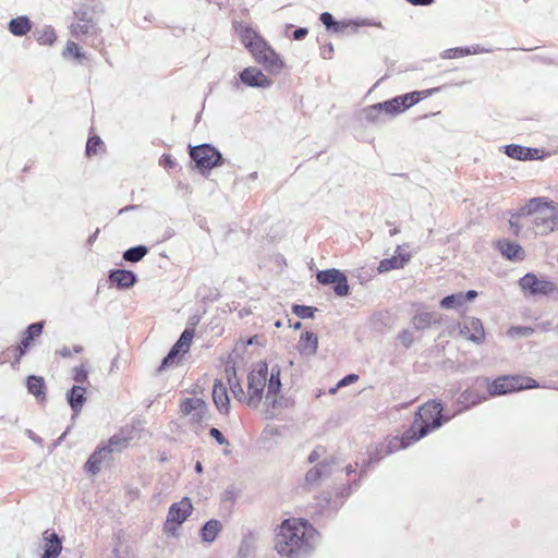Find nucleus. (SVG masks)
Listing matches in <instances>:
<instances>
[{
  "label": "nucleus",
  "mask_w": 558,
  "mask_h": 558,
  "mask_svg": "<svg viewBox=\"0 0 558 558\" xmlns=\"http://www.w3.org/2000/svg\"><path fill=\"white\" fill-rule=\"evenodd\" d=\"M206 412H207V409L201 410V407H198V409L191 414L192 421L194 423L201 424L205 420Z\"/></svg>",
  "instance_id": "64"
},
{
  "label": "nucleus",
  "mask_w": 558,
  "mask_h": 558,
  "mask_svg": "<svg viewBox=\"0 0 558 558\" xmlns=\"http://www.w3.org/2000/svg\"><path fill=\"white\" fill-rule=\"evenodd\" d=\"M315 277L319 284L330 286L336 296L345 298L351 293L347 275L338 268L318 270Z\"/></svg>",
  "instance_id": "11"
},
{
  "label": "nucleus",
  "mask_w": 558,
  "mask_h": 558,
  "mask_svg": "<svg viewBox=\"0 0 558 558\" xmlns=\"http://www.w3.org/2000/svg\"><path fill=\"white\" fill-rule=\"evenodd\" d=\"M534 332V329L529 326H512L509 329V335L514 337H529Z\"/></svg>",
  "instance_id": "56"
},
{
  "label": "nucleus",
  "mask_w": 558,
  "mask_h": 558,
  "mask_svg": "<svg viewBox=\"0 0 558 558\" xmlns=\"http://www.w3.org/2000/svg\"><path fill=\"white\" fill-rule=\"evenodd\" d=\"M452 417L453 415L445 413V403L440 399H430L417 408L413 422L403 434L409 442L414 445L442 427Z\"/></svg>",
  "instance_id": "3"
},
{
  "label": "nucleus",
  "mask_w": 558,
  "mask_h": 558,
  "mask_svg": "<svg viewBox=\"0 0 558 558\" xmlns=\"http://www.w3.org/2000/svg\"><path fill=\"white\" fill-rule=\"evenodd\" d=\"M296 349L301 355L313 356L318 350V337L314 331L305 330L301 333Z\"/></svg>",
  "instance_id": "31"
},
{
  "label": "nucleus",
  "mask_w": 558,
  "mask_h": 558,
  "mask_svg": "<svg viewBox=\"0 0 558 558\" xmlns=\"http://www.w3.org/2000/svg\"><path fill=\"white\" fill-rule=\"evenodd\" d=\"M46 322L38 320L29 324L21 333L20 342L13 347L14 361L12 365L20 364L21 360L31 351L37 338H39L45 328Z\"/></svg>",
  "instance_id": "12"
},
{
  "label": "nucleus",
  "mask_w": 558,
  "mask_h": 558,
  "mask_svg": "<svg viewBox=\"0 0 558 558\" xmlns=\"http://www.w3.org/2000/svg\"><path fill=\"white\" fill-rule=\"evenodd\" d=\"M128 438L119 434L112 435L107 441L100 442L90 453L84 464V471L88 474L96 475L100 472L101 463L106 458L117 449L126 447Z\"/></svg>",
  "instance_id": "8"
},
{
  "label": "nucleus",
  "mask_w": 558,
  "mask_h": 558,
  "mask_svg": "<svg viewBox=\"0 0 558 558\" xmlns=\"http://www.w3.org/2000/svg\"><path fill=\"white\" fill-rule=\"evenodd\" d=\"M401 113L403 112L395 96L363 108L359 113V120L364 126H381Z\"/></svg>",
  "instance_id": "6"
},
{
  "label": "nucleus",
  "mask_w": 558,
  "mask_h": 558,
  "mask_svg": "<svg viewBox=\"0 0 558 558\" xmlns=\"http://www.w3.org/2000/svg\"><path fill=\"white\" fill-rule=\"evenodd\" d=\"M32 29V21L27 15H19L8 23V31L16 37H23Z\"/></svg>",
  "instance_id": "34"
},
{
  "label": "nucleus",
  "mask_w": 558,
  "mask_h": 558,
  "mask_svg": "<svg viewBox=\"0 0 558 558\" xmlns=\"http://www.w3.org/2000/svg\"><path fill=\"white\" fill-rule=\"evenodd\" d=\"M25 386L27 392L36 399L38 403H45L47 401V385L43 376L28 375L25 379Z\"/></svg>",
  "instance_id": "30"
},
{
  "label": "nucleus",
  "mask_w": 558,
  "mask_h": 558,
  "mask_svg": "<svg viewBox=\"0 0 558 558\" xmlns=\"http://www.w3.org/2000/svg\"><path fill=\"white\" fill-rule=\"evenodd\" d=\"M317 534L305 518L284 519L276 529L275 549L288 558H308L315 550L312 541Z\"/></svg>",
  "instance_id": "1"
},
{
  "label": "nucleus",
  "mask_w": 558,
  "mask_h": 558,
  "mask_svg": "<svg viewBox=\"0 0 558 558\" xmlns=\"http://www.w3.org/2000/svg\"><path fill=\"white\" fill-rule=\"evenodd\" d=\"M515 377L518 379V383H517L518 391L542 387L541 384L532 377H527V376H523V375H515Z\"/></svg>",
  "instance_id": "46"
},
{
  "label": "nucleus",
  "mask_w": 558,
  "mask_h": 558,
  "mask_svg": "<svg viewBox=\"0 0 558 558\" xmlns=\"http://www.w3.org/2000/svg\"><path fill=\"white\" fill-rule=\"evenodd\" d=\"M359 380V375L354 374V373H350V374H347L345 376H343L340 380H338V387H345V386H349L351 384H354L355 381Z\"/></svg>",
  "instance_id": "61"
},
{
  "label": "nucleus",
  "mask_w": 558,
  "mask_h": 558,
  "mask_svg": "<svg viewBox=\"0 0 558 558\" xmlns=\"http://www.w3.org/2000/svg\"><path fill=\"white\" fill-rule=\"evenodd\" d=\"M225 373L228 384L234 379H239L236 376L235 361L230 356L225 364Z\"/></svg>",
  "instance_id": "54"
},
{
  "label": "nucleus",
  "mask_w": 558,
  "mask_h": 558,
  "mask_svg": "<svg viewBox=\"0 0 558 558\" xmlns=\"http://www.w3.org/2000/svg\"><path fill=\"white\" fill-rule=\"evenodd\" d=\"M333 45L329 41L323 45L320 48V56L324 59H331L333 54Z\"/></svg>",
  "instance_id": "63"
},
{
  "label": "nucleus",
  "mask_w": 558,
  "mask_h": 558,
  "mask_svg": "<svg viewBox=\"0 0 558 558\" xmlns=\"http://www.w3.org/2000/svg\"><path fill=\"white\" fill-rule=\"evenodd\" d=\"M268 376V363L266 361L257 362L247 375V397L246 404L251 408H257L263 399L264 390Z\"/></svg>",
  "instance_id": "9"
},
{
  "label": "nucleus",
  "mask_w": 558,
  "mask_h": 558,
  "mask_svg": "<svg viewBox=\"0 0 558 558\" xmlns=\"http://www.w3.org/2000/svg\"><path fill=\"white\" fill-rule=\"evenodd\" d=\"M87 390L82 385H73L65 393V400L72 411V420H75L82 412L87 401Z\"/></svg>",
  "instance_id": "23"
},
{
  "label": "nucleus",
  "mask_w": 558,
  "mask_h": 558,
  "mask_svg": "<svg viewBox=\"0 0 558 558\" xmlns=\"http://www.w3.org/2000/svg\"><path fill=\"white\" fill-rule=\"evenodd\" d=\"M558 203L545 196L532 197L527 203L517 210V216L543 215L548 210H553Z\"/></svg>",
  "instance_id": "18"
},
{
  "label": "nucleus",
  "mask_w": 558,
  "mask_h": 558,
  "mask_svg": "<svg viewBox=\"0 0 558 558\" xmlns=\"http://www.w3.org/2000/svg\"><path fill=\"white\" fill-rule=\"evenodd\" d=\"M43 541L44 545L40 558H58L61 555L63 537L54 530L48 529L44 531Z\"/></svg>",
  "instance_id": "21"
},
{
  "label": "nucleus",
  "mask_w": 558,
  "mask_h": 558,
  "mask_svg": "<svg viewBox=\"0 0 558 558\" xmlns=\"http://www.w3.org/2000/svg\"><path fill=\"white\" fill-rule=\"evenodd\" d=\"M105 146L102 140L98 135H90L87 138L85 146V155L87 157H92L97 155L98 149Z\"/></svg>",
  "instance_id": "44"
},
{
  "label": "nucleus",
  "mask_w": 558,
  "mask_h": 558,
  "mask_svg": "<svg viewBox=\"0 0 558 558\" xmlns=\"http://www.w3.org/2000/svg\"><path fill=\"white\" fill-rule=\"evenodd\" d=\"M74 15L75 19L81 22V24H96L94 21V12L87 7L80 8L74 12Z\"/></svg>",
  "instance_id": "49"
},
{
  "label": "nucleus",
  "mask_w": 558,
  "mask_h": 558,
  "mask_svg": "<svg viewBox=\"0 0 558 558\" xmlns=\"http://www.w3.org/2000/svg\"><path fill=\"white\" fill-rule=\"evenodd\" d=\"M466 56H470V48L468 46L449 48L440 54L442 59H458Z\"/></svg>",
  "instance_id": "45"
},
{
  "label": "nucleus",
  "mask_w": 558,
  "mask_h": 558,
  "mask_svg": "<svg viewBox=\"0 0 558 558\" xmlns=\"http://www.w3.org/2000/svg\"><path fill=\"white\" fill-rule=\"evenodd\" d=\"M211 397L218 412L220 414L228 415L230 412V398L227 387L221 379H215Z\"/></svg>",
  "instance_id": "28"
},
{
  "label": "nucleus",
  "mask_w": 558,
  "mask_h": 558,
  "mask_svg": "<svg viewBox=\"0 0 558 558\" xmlns=\"http://www.w3.org/2000/svg\"><path fill=\"white\" fill-rule=\"evenodd\" d=\"M266 403V415L269 418H272L275 413L274 411L277 409H288L292 407L293 401L281 395V392L278 396H272L269 400L265 401Z\"/></svg>",
  "instance_id": "35"
},
{
  "label": "nucleus",
  "mask_w": 558,
  "mask_h": 558,
  "mask_svg": "<svg viewBox=\"0 0 558 558\" xmlns=\"http://www.w3.org/2000/svg\"><path fill=\"white\" fill-rule=\"evenodd\" d=\"M201 407L207 409V403L202 398H184L180 403V410L184 415H191Z\"/></svg>",
  "instance_id": "40"
},
{
  "label": "nucleus",
  "mask_w": 558,
  "mask_h": 558,
  "mask_svg": "<svg viewBox=\"0 0 558 558\" xmlns=\"http://www.w3.org/2000/svg\"><path fill=\"white\" fill-rule=\"evenodd\" d=\"M444 322L442 314L438 312H415L411 318L412 327L420 331L426 330L434 326L441 325Z\"/></svg>",
  "instance_id": "25"
},
{
  "label": "nucleus",
  "mask_w": 558,
  "mask_h": 558,
  "mask_svg": "<svg viewBox=\"0 0 558 558\" xmlns=\"http://www.w3.org/2000/svg\"><path fill=\"white\" fill-rule=\"evenodd\" d=\"M197 295L202 298L204 303H211L219 300L220 292L217 288L202 286L197 290Z\"/></svg>",
  "instance_id": "43"
},
{
  "label": "nucleus",
  "mask_w": 558,
  "mask_h": 558,
  "mask_svg": "<svg viewBox=\"0 0 558 558\" xmlns=\"http://www.w3.org/2000/svg\"><path fill=\"white\" fill-rule=\"evenodd\" d=\"M255 546L252 533L246 534L240 544L236 558H252L254 555Z\"/></svg>",
  "instance_id": "41"
},
{
  "label": "nucleus",
  "mask_w": 558,
  "mask_h": 558,
  "mask_svg": "<svg viewBox=\"0 0 558 558\" xmlns=\"http://www.w3.org/2000/svg\"><path fill=\"white\" fill-rule=\"evenodd\" d=\"M108 281L118 290L123 291L133 288L137 283L138 277L133 270L113 268L108 271Z\"/></svg>",
  "instance_id": "19"
},
{
  "label": "nucleus",
  "mask_w": 558,
  "mask_h": 558,
  "mask_svg": "<svg viewBox=\"0 0 558 558\" xmlns=\"http://www.w3.org/2000/svg\"><path fill=\"white\" fill-rule=\"evenodd\" d=\"M410 258V253L404 252L401 246H397L391 257L384 258L379 262L377 270L379 274H384L390 270L401 269L407 265Z\"/></svg>",
  "instance_id": "27"
},
{
  "label": "nucleus",
  "mask_w": 558,
  "mask_h": 558,
  "mask_svg": "<svg viewBox=\"0 0 558 558\" xmlns=\"http://www.w3.org/2000/svg\"><path fill=\"white\" fill-rule=\"evenodd\" d=\"M317 307L305 304H292L291 312L301 319H313Z\"/></svg>",
  "instance_id": "42"
},
{
  "label": "nucleus",
  "mask_w": 558,
  "mask_h": 558,
  "mask_svg": "<svg viewBox=\"0 0 558 558\" xmlns=\"http://www.w3.org/2000/svg\"><path fill=\"white\" fill-rule=\"evenodd\" d=\"M501 149L506 156L519 161L544 160L550 156V153L544 148L529 147L513 143L504 145Z\"/></svg>",
  "instance_id": "14"
},
{
  "label": "nucleus",
  "mask_w": 558,
  "mask_h": 558,
  "mask_svg": "<svg viewBox=\"0 0 558 558\" xmlns=\"http://www.w3.org/2000/svg\"><path fill=\"white\" fill-rule=\"evenodd\" d=\"M352 492L345 484L340 485L335 489V495L331 493H324L320 498L322 507H328L333 510L335 514L344 505L347 499L351 496Z\"/></svg>",
  "instance_id": "24"
},
{
  "label": "nucleus",
  "mask_w": 558,
  "mask_h": 558,
  "mask_svg": "<svg viewBox=\"0 0 558 558\" xmlns=\"http://www.w3.org/2000/svg\"><path fill=\"white\" fill-rule=\"evenodd\" d=\"M482 379L487 390V395H485L487 399L518 392L515 375H500L494 379L483 377Z\"/></svg>",
  "instance_id": "13"
},
{
  "label": "nucleus",
  "mask_w": 558,
  "mask_h": 558,
  "mask_svg": "<svg viewBox=\"0 0 558 558\" xmlns=\"http://www.w3.org/2000/svg\"><path fill=\"white\" fill-rule=\"evenodd\" d=\"M397 339L399 341H401V343L403 344V347L405 349H409L412 347L413 342H414V338H413V335L412 332L409 330V329H402L399 333H398V337Z\"/></svg>",
  "instance_id": "57"
},
{
  "label": "nucleus",
  "mask_w": 558,
  "mask_h": 558,
  "mask_svg": "<svg viewBox=\"0 0 558 558\" xmlns=\"http://www.w3.org/2000/svg\"><path fill=\"white\" fill-rule=\"evenodd\" d=\"M441 88H442L441 86H438V87L427 88V89H423V90H413V92L404 93L401 95H397L396 98L400 105L402 112H405L407 110H409L410 108H412L413 106L418 104L420 101L440 92Z\"/></svg>",
  "instance_id": "22"
},
{
  "label": "nucleus",
  "mask_w": 558,
  "mask_h": 558,
  "mask_svg": "<svg viewBox=\"0 0 558 558\" xmlns=\"http://www.w3.org/2000/svg\"><path fill=\"white\" fill-rule=\"evenodd\" d=\"M97 32V24H76L72 25L71 33L73 36L93 35Z\"/></svg>",
  "instance_id": "48"
},
{
  "label": "nucleus",
  "mask_w": 558,
  "mask_h": 558,
  "mask_svg": "<svg viewBox=\"0 0 558 558\" xmlns=\"http://www.w3.org/2000/svg\"><path fill=\"white\" fill-rule=\"evenodd\" d=\"M230 387L231 392L233 393L234 398L241 401L242 399H245L244 390L242 388L240 379H234L231 383L228 384Z\"/></svg>",
  "instance_id": "58"
},
{
  "label": "nucleus",
  "mask_w": 558,
  "mask_h": 558,
  "mask_svg": "<svg viewBox=\"0 0 558 558\" xmlns=\"http://www.w3.org/2000/svg\"><path fill=\"white\" fill-rule=\"evenodd\" d=\"M308 35V28L307 27H295V29L292 33L291 38L293 40H303Z\"/></svg>",
  "instance_id": "62"
},
{
  "label": "nucleus",
  "mask_w": 558,
  "mask_h": 558,
  "mask_svg": "<svg viewBox=\"0 0 558 558\" xmlns=\"http://www.w3.org/2000/svg\"><path fill=\"white\" fill-rule=\"evenodd\" d=\"M411 446L403 433L397 436H387L380 442L369 444L366 447V458L360 463L361 476H367L368 471L375 469L386 457Z\"/></svg>",
  "instance_id": "4"
},
{
  "label": "nucleus",
  "mask_w": 558,
  "mask_h": 558,
  "mask_svg": "<svg viewBox=\"0 0 558 558\" xmlns=\"http://www.w3.org/2000/svg\"><path fill=\"white\" fill-rule=\"evenodd\" d=\"M496 248L510 262H520L524 259L525 253L522 246L509 239H500L496 242Z\"/></svg>",
  "instance_id": "29"
},
{
  "label": "nucleus",
  "mask_w": 558,
  "mask_h": 558,
  "mask_svg": "<svg viewBox=\"0 0 558 558\" xmlns=\"http://www.w3.org/2000/svg\"><path fill=\"white\" fill-rule=\"evenodd\" d=\"M233 27L239 34L240 41L258 64L272 75L281 73L286 62L257 31L240 22H233Z\"/></svg>",
  "instance_id": "2"
},
{
  "label": "nucleus",
  "mask_w": 558,
  "mask_h": 558,
  "mask_svg": "<svg viewBox=\"0 0 558 558\" xmlns=\"http://www.w3.org/2000/svg\"><path fill=\"white\" fill-rule=\"evenodd\" d=\"M439 305L445 310H457L463 307L464 302L462 299V291L448 294L439 301Z\"/></svg>",
  "instance_id": "39"
},
{
  "label": "nucleus",
  "mask_w": 558,
  "mask_h": 558,
  "mask_svg": "<svg viewBox=\"0 0 558 558\" xmlns=\"http://www.w3.org/2000/svg\"><path fill=\"white\" fill-rule=\"evenodd\" d=\"M193 511V504L189 497H183L180 501L173 502L168 510V514L177 521L183 523Z\"/></svg>",
  "instance_id": "32"
},
{
  "label": "nucleus",
  "mask_w": 558,
  "mask_h": 558,
  "mask_svg": "<svg viewBox=\"0 0 558 558\" xmlns=\"http://www.w3.org/2000/svg\"><path fill=\"white\" fill-rule=\"evenodd\" d=\"M521 216H517V211L511 214V218L509 219V228H510V231L514 234V235H519L520 232H521V226L520 223L518 222V218H520Z\"/></svg>",
  "instance_id": "60"
},
{
  "label": "nucleus",
  "mask_w": 558,
  "mask_h": 558,
  "mask_svg": "<svg viewBox=\"0 0 558 558\" xmlns=\"http://www.w3.org/2000/svg\"><path fill=\"white\" fill-rule=\"evenodd\" d=\"M239 81L245 87L266 89L272 86L274 81L265 75L259 68L247 66L239 73Z\"/></svg>",
  "instance_id": "15"
},
{
  "label": "nucleus",
  "mask_w": 558,
  "mask_h": 558,
  "mask_svg": "<svg viewBox=\"0 0 558 558\" xmlns=\"http://www.w3.org/2000/svg\"><path fill=\"white\" fill-rule=\"evenodd\" d=\"M222 530V524L217 519H209L199 529V537L203 543H213Z\"/></svg>",
  "instance_id": "33"
},
{
  "label": "nucleus",
  "mask_w": 558,
  "mask_h": 558,
  "mask_svg": "<svg viewBox=\"0 0 558 558\" xmlns=\"http://www.w3.org/2000/svg\"><path fill=\"white\" fill-rule=\"evenodd\" d=\"M72 379L77 384L88 383V369L84 364L75 366L72 371Z\"/></svg>",
  "instance_id": "51"
},
{
  "label": "nucleus",
  "mask_w": 558,
  "mask_h": 558,
  "mask_svg": "<svg viewBox=\"0 0 558 558\" xmlns=\"http://www.w3.org/2000/svg\"><path fill=\"white\" fill-rule=\"evenodd\" d=\"M194 336L195 330H193L192 328H185L178 338V342L181 343L184 348H186V350H190Z\"/></svg>",
  "instance_id": "53"
},
{
  "label": "nucleus",
  "mask_w": 558,
  "mask_h": 558,
  "mask_svg": "<svg viewBox=\"0 0 558 558\" xmlns=\"http://www.w3.org/2000/svg\"><path fill=\"white\" fill-rule=\"evenodd\" d=\"M159 165L166 170H171L177 167V161L170 154H162L159 158Z\"/></svg>",
  "instance_id": "59"
},
{
  "label": "nucleus",
  "mask_w": 558,
  "mask_h": 558,
  "mask_svg": "<svg viewBox=\"0 0 558 558\" xmlns=\"http://www.w3.org/2000/svg\"><path fill=\"white\" fill-rule=\"evenodd\" d=\"M519 288L525 298H548L558 300V286L547 277L526 272L518 281Z\"/></svg>",
  "instance_id": "7"
},
{
  "label": "nucleus",
  "mask_w": 558,
  "mask_h": 558,
  "mask_svg": "<svg viewBox=\"0 0 558 558\" xmlns=\"http://www.w3.org/2000/svg\"><path fill=\"white\" fill-rule=\"evenodd\" d=\"M266 386H267V392H266L265 399L269 400L272 396H278L281 392V389H282L281 377L268 378Z\"/></svg>",
  "instance_id": "47"
},
{
  "label": "nucleus",
  "mask_w": 558,
  "mask_h": 558,
  "mask_svg": "<svg viewBox=\"0 0 558 558\" xmlns=\"http://www.w3.org/2000/svg\"><path fill=\"white\" fill-rule=\"evenodd\" d=\"M182 524L183 523L177 521L175 519L167 514L166 521L163 523V533L170 536H177L178 531Z\"/></svg>",
  "instance_id": "50"
},
{
  "label": "nucleus",
  "mask_w": 558,
  "mask_h": 558,
  "mask_svg": "<svg viewBox=\"0 0 558 558\" xmlns=\"http://www.w3.org/2000/svg\"><path fill=\"white\" fill-rule=\"evenodd\" d=\"M187 153L191 159V168L207 179L211 171L229 162L221 151L210 143H203L198 145H187Z\"/></svg>",
  "instance_id": "5"
},
{
  "label": "nucleus",
  "mask_w": 558,
  "mask_h": 558,
  "mask_svg": "<svg viewBox=\"0 0 558 558\" xmlns=\"http://www.w3.org/2000/svg\"><path fill=\"white\" fill-rule=\"evenodd\" d=\"M180 361L175 359L172 354L169 352L162 357L159 366L156 369L157 374H161L166 369L170 368L173 365H177Z\"/></svg>",
  "instance_id": "52"
},
{
  "label": "nucleus",
  "mask_w": 558,
  "mask_h": 558,
  "mask_svg": "<svg viewBox=\"0 0 558 558\" xmlns=\"http://www.w3.org/2000/svg\"><path fill=\"white\" fill-rule=\"evenodd\" d=\"M33 35L36 41L43 46H52L57 40L56 31L51 25H45L41 28H36Z\"/></svg>",
  "instance_id": "36"
},
{
  "label": "nucleus",
  "mask_w": 558,
  "mask_h": 558,
  "mask_svg": "<svg viewBox=\"0 0 558 558\" xmlns=\"http://www.w3.org/2000/svg\"><path fill=\"white\" fill-rule=\"evenodd\" d=\"M487 400V397L475 389L466 388L460 392L456 402L453 416L459 415Z\"/></svg>",
  "instance_id": "17"
},
{
  "label": "nucleus",
  "mask_w": 558,
  "mask_h": 558,
  "mask_svg": "<svg viewBox=\"0 0 558 558\" xmlns=\"http://www.w3.org/2000/svg\"><path fill=\"white\" fill-rule=\"evenodd\" d=\"M460 335L466 340L482 344L486 339L483 322L477 317L464 316L463 323L459 325Z\"/></svg>",
  "instance_id": "16"
},
{
  "label": "nucleus",
  "mask_w": 558,
  "mask_h": 558,
  "mask_svg": "<svg viewBox=\"0 0 558 558\" xmlns=\"http://www.w3.org/2000/svg\"><path fill=\"white\" fill-rule=\"evenodd\" d=\"M208 434L210 437H213L215 439V441L218 445H221V446L230 445V441L228 440V438L222 434V432L219 428L213 426L208 429Z\"/></svg>",
  "instance_id": "55"
},
{
  "label": "nucleus",
  "mask_w": 558,
  "mask_h": 558,
  "mask_svg": "<svg viewBox=\"0 0 558 558\" xmlns=\"http://www.w3.org/2000/svg\"><path fill=\"white\" fill-rule=\"evenodd\" d=\"M148 252H149V247L147 245L137 244V245L126 248L122 253V259L128 263L135 264V263H138L140 260H142L148 254Z\"/></svg>",
  "instance_id": "37"
},
{
  "label": "nucleus",
  "mask_w": 558,
  "mask_h": 558,
  "mask_svg": "<svg viewBox=\"0 0 558 558\" xmlns=\"http://www.w3.org/2000/svg\"><path fill=\"white\" fill-rule=\"evenodd\" d=\"M318 20L325 26L326 31L331 34H342L349 27L353 33L357 32L359 28L364 26L383 28V24L380 21H376L373 19H350L338 21L330 12L327 11L322 12L319 14Z\"/></svg>",
  "instance_id": "10"
},
{
  "label": "nucleus",
  "mask_w": 558,
  "mask_h": 558,
  "mask_svg": "<svg viewBox=\"0 0 558 558\" xmlns=\"http://www.w3.org/2000/svg\"><path fill=\"white\" fill-rule=\"evenodd\" d=\"M62 57L64 59L72 58L78 63H83V60L86 59L85 52L81 49L78 44L72 40H68L64 50L62 51Z\"/></svg>",
  "instance_id": "38"
},
{
  "label": "nucleus",
  "mask_w": 558,
  "mask_h": 558,
  "mask_svg": "<svg viewBox=\"0 0 558 558\" xmlns=\"http://www.w3.org/2000/svg\"><path fill=\"white\" fill-rule=\"evenodd\" d=\"M336 464V459L330 457L324 459L312 466L305 474V484L314 486L322 480L329 477L332 474V465Z\"/></svg>",
  "instance_id": "20"
},
{
  "label": "nucleus",
  "mask_w": 558,
  "mask_h": 558,
  "mask_svg": "<svg viewBox=\"0 0 558 558\" xmlns=\"http://www.w3.org/2000/svg\"><path fill=\"white\" fill-rule=\"evenodd\" d=\"M535 233L546 235L558 229V205L553 210L534 218Z\"/></svg>",
  "instance_id": "26"
}]
</instances>
